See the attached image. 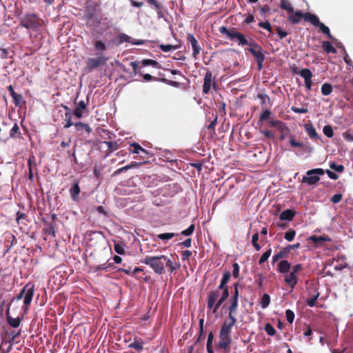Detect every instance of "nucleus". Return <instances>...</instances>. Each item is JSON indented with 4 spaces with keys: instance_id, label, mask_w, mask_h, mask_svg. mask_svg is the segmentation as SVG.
<instances>
[{
    "instance_id": "obj_61",
    "label": "nucleus",
    "mask_w": 353,
    "mask_h": 353,
    "mask_svg": "<svg viewBox=\"0 0 353 353\" xmlns=\"http://www.w3.org/2000/svg\"><path fill=\"white\" fill-rule=\"evenodd\" d=\"M114 250L119 254H123L125 252L123 244L115 243L114 244Z\"/></svg>"
},
{
    "instance_id": "obj_14",
    "label": "nucleus",
    "mask_w": 353,
    "mask_h": 353,
    "mask_svg": "<svg viewBox=\"0 0 353 353\" xmlns=\"http://www.w3.org/2000/svg\"><path fill=\"white\" fill-rule=\"evenodd\" d=\"M187 40L192 46V48L193 50L192 55H193L194 58L197 59V56L200 53V51H201V48L198 43L197 40L194 37V35L191 34H188L187 35Z\"/></svg>"
},
{
    "instance_id": "obj_12",
    "label": "nucleus",
    "mask_w": 353,
    "mask_h": 353,
    "mask_svg": "<svg viewBox=\"0 0 353 353\" xmlns=\"http://www.w3.org/2000/svg\"><path fill=\"white\" fill-rule=\"evenodd\" d=\"M34 292V285L32 283H28L23 288L24 292V304L28 307L32 299Z\"/></svg>"
},
{
    "instance_id": "obj_63",
    "label": "nucleus",
    "mask_w": 353,
    "mask_h": 353,
    "mask_svg": "<svg viewBox=\"0 0 353 353\" xmlns=\"http://www.w3.org/2000/svg\"><path fill=\"white\" fill-rule=\"evenodd\" d=\"M113 266V263H103L97 265L95 269L96 270H107Z\"/></svg>"
},
{
    "instance_id": "obj_44",
    "label": "nucleus",
    "mask_w": 353,
    "mask_h": 353,
    "mask_svg": "<svg viewBox=\"0 0 353 353\" xmlns=\"http://www.w3.org/2000/svg\"><path fill=\"white\" fill-rule=\"evenodd\" d=\"M270 303V296L268 294H264L261 299V306L262 308H266Z\"/></svg>"
},
{
    "instance_id": "obj_27",
    "label": "nucleus",
    "mask_w": 353,
    "mask_h": 353,
    "mask_svg": "<svg viewBox=\"0 0 353 353\" xmlns=\"http://www.w3.org/2000/svg\"><path fill=\"white\" fill-rule=\"evenodd\" d=\"M314 292L315 294H311V293H310V296L306 300V304L309 307H313L315 305L316 301L320 295V293L316 290L314 291Z\"/></svg>"
},
{
    "instance_id": "obj_50",
    "label": "nucleus",
    "mask_w": 353,
    "mask_h": 353,
    "mask_svg": "<svg viewBox=\"0 0 353 353\" xmlns=\"http://www.w3.org/2000/svg\"><path fill=\"white\" fill-rule=\"evenodd\" d=\"M296 235V231L294 230H289L288 232H286L284 234V238L288 241H292Z\"/></svg>"
},
{
    "instance_id": "obj_60",
    "label": "nucleus",
    "mask_w": 353,
    "mask_h": 353,
    "mask_svg": "<svg viewBox=\"0 0 353 353\" xmlns=\"http://www.w3.org/2000/svg\"><path fill=\"white\" fill-rule=\"evenodd\" d=\"M286 319L290 323H292L294 319V313L291 310L285 311Z\"/></svg>"
},
{
    "instance_id": "obj_23",
    "label": "nucleus",
    "mask_w": 353,
    "mask_h": 353,
    "mask_svg": "<svg viewBox=\"0 0 353 353\" xmlns=\"http://www.w3.org/2000/svg\"><path fill=\"white\" fill-rule=\"evenodd\" d=\"M309 239L312 241L316 245H323L325 242H330L332 240L329 236H318L312 235Z\"/></svg>"
},
{
    "instance_id": "obj_37",
    "label": "nucleus",
    "mask_w": 353,
    "mask_h": 353,
    "mask_svg": "<svg viewBox=\"0 0 353 353\" xmlns=\"http://www.w3.org/2000/svg\"><path fill=\"white\" fill-rule=\"evenodd\" d=\"M141 63H142L143 66L151 65V66H152L153 68H161V65L159 64V63L157 62L155 60H153V59H143L141 61Z\"/></svg>"
},
{
    "instance_id": "obj_52",
    "label": "nucleus",
    "mask_w": 353,
    "mask_h": 353,
    "mask_svg": "<svg viewBox=\"0 0 353 353\" xmlns=\"http://www.w3.org/2000/svg\"><path fill=\"white\" fill-rule=\"evenodd\" d=\"M194 230V224H191L187 229L182 230L181 234L183 236H190L193 234Z\"/></svg>"
},
{
    "instance_id": "obj_29",
    "label": "nucleus",
    "mask_w": 353,
    "mask_h": 353,
    "mask_svg": "<svg viewBox=\"0 0 353 353\" xmlns=\"http://www.w3.org/2000/svg\"><path fill=\"white\" fill-rule=\"evenodd\" d=\"M322 48L326 53H334L336 52V50L333 46L331 42L325 41L322 42Z\"/></svg>"
},
{
    "instance_id": "obj_62",
    "label": "nucleus",
    "mask_w": 353,
    "mask_h": 353,
    "mask_svg": "<svg viewBox=\"0 0 353 353\" xmlns=\"http://www.w3.org/2000/svg\"><path fill=\"white\" fill-rule=\"evenodd\" d=\"M232 275L234 278L239 276V265L237 263L232 264Z\"/></svg>"
},
{
    "instance_id": "obj_56",
    "label": "nucleus",
    "mask_w": 353,
    "mask_h": 353,
    "mask_svg": "<svg viewBox=\"0 0 353 353\" xmlns=\"http://www.w3.org/2000/svg\"><path fill=\"white\" fill-rule=\"evenodd\" d=\"M225 301V299H223L221 298H219V299H217V300L216 301L215 303H214V305L213 306V307L211 309L212 310V312L214 314L216 312H217L219 308L220 307V306Z\"/></svg>"
},
{
    "instance_id": "obj_2",
    "label": "nucleus",
    "mask_w": 353,
    "mask_h": 353,
    "mask_svg": "<svg viewBox=\"0 0 353 353\" xmlns=\"http://www.w3.org/2000/svg\"><path fill=\"white\" fill-rule=\"evenodd\" d=\"M219 32L227 36L230 40L238 41L239 45L245 46L249 45L250 43L248 39H245L244 35L236 30L235 28H232L230 29H228L225 26H221L219 28Z\"/></svg>"
},
{
    "instance_id": "obj_51",
    "label": "nucleus",
    "mask_w": 353,
    "mask_h": 353,
    "mask_svg": "<svg viewBox=\"0 0 353 353\" xmlns=\"http://www.w3.org/2000/svg\"><path fill=\"white\" fill-rule=\"evenodd\" d=\"M323 132L324 134L329 138H331L334 135L333 129L331 125H327L323 127Z\"/></svg>"
},
{
    "instance_id": "obj_21",
    "label": "nucleus",
    "mask_w": 353,
    "mask_h": 353,
    "mask_svg": "<svg viewBox=\"0 0 353 353\" xmlns=\"http://www.w3.org/2000/svg\"><path fill=\"white\" fill-rule=\"evenodd\" d=\"M132 150H131L132 153L134 154H141V157L143 159L147 158L146 155L148 154V152L146 150L143 148L139 143H134L131 145Z\"/></svg>"
},
{
    "instance_id": "obj_15",
    "label": "nucleus",
    "mask_w": 353,
    "mask_h": 353,
    "mask_svg": "<svg viewBox=\"0 0 353 353\" xmlns=\"http://www.w3.org/2000/svg\"><path fill=\"white\" fill-rule=\"evenodd\" d=\"M6 320H7L8 325L10 327H14V328L18 327L20 325L21 321L23 319V315H21V316H18L17 318H12L10 315V307L6 310Z\"/></svg>"
},
{
    "instance_id": "obj_18",
    "label": "nucleus",
    "mask_w": 353,
    "mask_h": 353,
    "mask_svg": "<svg viewBox=\"0 0 353 353\" xmlns=\"http://www.w3.org/2000/svg\"><path fill=\"white\" fill-rule=\"evenodd\" d=\"M291 268L290 263L287 260H281L277 265V271L281 274L288 273Z\"/></svg>"
},
{
    "instance_id": "obj_8",
    "label": "nucleus",
    "mask_w": 353,
    "mask_h": 353,
    "mask_svg": "<svg viewBox=\"0 0 353 353\" xmlns=\"http://www.w3.org/2000/svg\"><path fill=\"white\" fill-rule=\"evenodd\" d=\"M324 173V170L322 168H314L306 172L307 176H304L303 177L302 182L310 185H314L320 180V178L318 176L312 175H323Z\"/></svg>"
},
{
    "instance_id": "obj_55",
    "label": "nucleus",
    "mask_w": 353,
    "mask_h": 353,
    "mask_svg": "<svg viewBox=\"0 0 353 353\" xmlns=\"http://www.w3.org/2000/svg\"><path fill=\"white\" fill-rule=\"evenodd\" d=\"M270 114H271L270 110H269L268 109L263 110L262 113L260 115L259 121H264L268 120L270 118Z\"/></svg>"
},
{
    "instance_id": "obj_35",
    "label": "nucleus",
    "mask_w": 353,
    "mask_h": 353,
    "mask_svg": "<svg viewBox=\"0 0 353 353\" xmlns=\"http://www.w3.org/2000/svg\"><path fill=\"white\" fill-rule=\"evenodd\" d=\"M74 125L77 131L85 130L88 134H90L92 131V129L88 124H85L82 122H77L74 124Z\"/></svg>"
},
{
    "instance_id": "obj_38",
    "label": "nucleus",
    "mask_w": 353,
    "mask_h": 353,
    "mask_svg": "<svg viewBox=\"0 0 353 353\" xmlns=\"http://www.w3.org/2000/svg\"><path fill=\"white\" fill-rule=\"evenodd\" d=\"M317 27H319L320 30L323 34H326L330 39H332V40L335 39L331 34L329 28L327 26H326L323 23L321 22Z\"/></svg>"
},
{
    "instance_id": "obj_22",
    "label": "nucleus",
    "mask_w": 353,
    "mask_h": 353,
    "mask_svg": "<svg viewBox=\"0 0 353 353\" xmlns=\"http://www.w3.org/2000/svg\"><path fill=\"white\" fill-rule=\"evenodd\" d=\"M296 215V212L294 210L288 209L283 211L279 216L280 220L281 221H292L294 216Z\"/></svg>"
},
{
    "instance_id": "obj_10",
    "label": "nucleus",
    "mask_w": 353,
    "mask_h": 353,
    "mask_svg": "<svg viewBox=\"0 0 353 353\" xmlns=\"http://www.w3.org/2000/svg\"><path fill=\"white\" fill-rule=\"evenodd\" d=\"M236 319L235 316H228L227 319L223 323L219 333L230 335L232 327L236 324Z\"/></svg>"
},
{
    "instance_id": "obj_19",
    "label": "nucleus",
    "mask_w": 353,
    "mask_h": 353,
    "mask_svg": "<svg viewBox=\"0 0 353 353\" xmlns=\"http://www.w3.org/2000/svg\"><path fill=\"white\" fill-rule=\"evenodd\" d=\"M28 179L33 182L34 181V170H37V164L34 161V157L29 158L28 160Z\"/></svg>"
},
{
    "instance_id": "obj_39",
    "label": "nucleus",
    "mask_w": 353,
    "mask_h": 353,
    "mask_svg": "<svg viewBox=\"0 0 353 353\" xmlns=\"http://www.w3.org/2000/svg\"><path fill=\"white\" fill-rule=\"evenodd\" d=\"M332 85L328 83H325L321 86V93L324 96L330 94L332 92Z\"/></svg>"
},
{
    "instance_id": "obj_26",
    "label": "nucleus",
    "mask_w": 353,
    "mask_h": 353,
    "mask_svg": "<svg viewBox=\"0 0 353 353\" xmlns=\"http://www.w3.org/2000/svg\"><path fill=\"white\" fill-rule=\"evenodd\" d=\"M302 17L304 18V14H303L300 10H297L294 14L290 16L288 19L292 24H296L300 22Z\"/></svg>"
},
{
    "instance_id": "obj_11",
    "label": "nucleus",
    "mask_w": 353,
    "mask_h": 353,
    "mask_svg": "<svg viewBox=\"0 0 353 353\" xmlns=\"http://www.w3.org/2000/svg\"><path fill=\"white\" fill-rule=\"evenodd\" d=\"M294 72L299 74V75L304 79L306 89L310 90L312 85V77L313 76L311 70L308 68H303L300 72H297L296 70H294Z\"/></svg>"
},
{
    "instance_id": "obj_43",
    "label": "nucleus",
    "mask_w": 353,
    "mask_h": 353,
    "mask_svg": "<svg viewBox=\"0 0 353 353\" xmlns=\"http://www.w3.org/2000/svg\"><path fill=\"white\" fill-rule=\"evenodd\" d=\"M179 48V46L177 45L174 46V45H171V44H168V45L161 44L159 46V48L161 49V50H162L164 52H169L171 50H175L178 49Z\"/></svg>"
},
{
    "instance_id": "obj_40",
    "label": "nucleus",
    "mask_w": 353,
    "mask_h": 353,
    "mask_svg": "<svg viewBox=\"0 0 353 353\" xmlns=\"http://www.w3.org/2000/svg\"><path fill=\"white\" fill-rule=\"evenodd\" d=\"M128 347L130 348H133L138 352H141L143 350V343L138 341L137 338H134V341L129 344Z\"/></svg>"
},
{
    "instance_id": "obj_3",
    "label": "nucleus",
    "mask_w": 353,
    "mask_h": 353,
    "mask_svg": "<svg viewBox=\"0 0 353 353\" xmlns=\"http://www.w3.org/2000/svg\"><path fill=\"white\" fill-rule=\"evenodd\" d=\"M20 26L26 29H37L41 26V20L36 14H26L20 21Z\"/></svg>"
},
{
    "instance_id": "obj_20",
    "label": "nucleus",
    "mask_w": 353,
    "mask_h": 353,
    "mask_svg": "<svg viewBox=\"0 0 353 353\" xmlns=\"http://www.w3.org/2000/svg\"><path fill=\"white\" fill-rule=\"evenodd\" d=\"M81 192L80 187L79 185V181H75L72 187L69 190V192L71 198L73 201H78V196Z\"/></svg>"
},
{
    "instance_id": "obj_9",
    "label": "nucleus",
    "mask_w": 353,
    "mask_h": 353,
    "mask_svg": "<svg viewBox=\"0 0 353 353\" xmlns=\"http://www.w3.org/2000/svg\"><path fill=\"white\" fill-rule=\"evenodd\" d=\"M213 87L214 89H216V83L212 78V74L211 71L208 70L204 76L203 79V94L209 93L211 87Z\"/></svg>"
},
{
    "instance_id": "obj_28",
    "label": "nucleus",
    "mask_w": 353,
    "mask_h": 353,
    "mask_svg": "<svg viewBox=\"0 0 353 353\" xmlns=\"http://www.w3.org/2000/svg\"><path fill=\"white\" fill-rule=\"evenodd\" d=\"M231 277V273L229 271H226L223 273L221 283L217 288H228L227 283H228Z\"/></svg>"
},
{
    "instance_id": "obj_30",
    "label": "nucleus",
    "mask_w": 353,
    "mask_h": 353,
    "mask_svg": "<svg viewBox=\"0 0 353 353\" xmlns=\"http://www.w3.org/2000/svg\"><path fill=\"white\" fill-rule=\"evenodd\" d=\"M45 234L51 235L53 237L56 236L55 225L52 223H47L46 227L43 228Z\"/></svg>"
},
{
    "instance_id": "obj_5",
    "label": "nucleus",
    "mask_w": 353,
    "mask_h": 353,
    "mask_svg": "<svg viewBox=\"0 0 353 353\" xmlns=\"http://www.w3.org/2000/svg\"><path fill=\"white\" fill-rule=\"evenodd\" d=\"M220 290L222 291L221 296L220 298L226 300L229 296V288H217L214 290H211L208 295L207 305L209 309H212L214 305V303L220 295Z\"/></svg>"
},
{
    "instance_id": "obj_64",
    "label": "nucleus",
    "mask_w": 353,
    "mask_h": 353,
    "mask_svg": "<svg viewBox=\"0 0 353 353\" xmlns=\"http://www.w3.org/2000/svg\"><path fill=\"white\" fill-rule=\"evenodd\" d=\"M26 214L23 212H18L16 215V221L18 224L22 223V220L26 218Z\"/></svg>"
},
{
    "instance_id": "obj_13",
    "label": "nucleus",
    "mask_w": 353,
    "mask_h": 353,
    "mask_svg": "<svg viewBox=\"0 0 353 353\" xmlns=\"http://www.w3.org/2000/svg\"><path fill=\"white\" fill-rule=\"evenodd\" d=\"M219 342L217 345L218 347L224 350H228L232 343V338L230 335L219 333Z\"/></svg>"
},
{
    "instance_id": "obj_32",
    "label": "nucleus",
    "mask_w": 353,
    "mask_h": 353,
    "mask_svg": "<svg viewBox=\"0 0 353 353\" xmlns=\"http://www.w3.org/2000/svg\"><path fill=\"white\" fill-rule=\"evenodd\" d=\"M280 7L281 9L288 11L289 13H292L294 12V8L288 0H281Z\"/></svg>"
},
{
    "instance_id": "obj_42",
    "label": "nucleus",
    "mask_w": 353,
    "mask_h": 353,
    "mask_svg": "<svg viewBox=\"0 0 353 353\" xmlns=\"http://www.w3.org/2000/svg\"><path fill=\"white\" fill-rule=\"evenodd\" d=\"M138 164L136 163V162H132L131 164L130 165H127L124 167H122L121 168H119L117 169V170H115L114 172H113V175L114 176H116V175H118L119 174H121V172H124V171H126L130 168H132L133 167H135L137 166Z\"/></svg>"
},
{
    "instance_id": "obj_36",
    "label": "nucleus",
    "mask_w": 353,
    "mask_h": 353,
    "mask_svg": "<svg viewBox=\"0 0 353 353\" xmlns=\"http://www.w3.org/2000/svg\"><path fill=\"white\" fill-rule=\"evenodd\" d=\"M270 124L271 126L276 128L281 132H283L284 129H287L285 128V123L280 120H271L270 121Z\"/></svg>"
},
{
    "instance_id": "obj_7",
    "label": "nucleus",
    "mask_w": 353,
    "mask_h": 353,
    "mask_svg": "<svg viewBox=\"0 0 353 353\" xmlns=\"http://www.w3.org/2000/svg\"><path fill=\"white\" fill-rule=\"evenodd\" d=\"M303 268L301 264H296L292 267V271L285 276L284 281L292 288H294L298 283V278L296 274L301 270Z\"/></svg>"
},
{
    "instance_id": "obj_45",
    "label": "nucleus",
    "mask_w": 353,
    "mask_h": 353,
    "mask_svg": "<svg viewBox=\"0 0 353 353\" xmlns=\"http://www.w3.org/2000/svg\"><path fill=\"white\" fill-rule=\"evenodd\" d=\"M64 128H68L73 125L72 122V114L71 112H65L64 119Z\"/></svg>"
},
{
    "instance_id": "obj_25",
    "label": "nucleus",
    "mask_w": 353,
    "mask_h": 353,
    "mask_svg": "<svg viewBox=\"0 0 353 353\" xmlns=\"http://www.w3.org/2000/svg\"><path fill=\"white\" fill-rule=\"evenodd\" d=\"M304 19L310 21L312 25L317 27L321 23L317 16L310 12H306L304 14Z\"/></svg>"
},
{
    "instance_id": "obj_57",
    "label": "nucleus",
    "mask_w": 353,
    "mask_h": 353,
    "mask_svg": "<svg viewBox=\"0 0 353 353\" xmlns=\"http://www.w3.org/2000/svg\"><path fill=\"white\" fill-rule=\"evenodd\" d=\"M225 301V299H223L221 298H219V299H217V300L216 301L215 303H214V305L213 306V307L211 309L212 310V312L214 314L216 312H217L219 308L220 307V306Z\"/></svg>"
},
{
    "instance_id": "obj_17",
    "label": "nucleus",
    "mask_w": 353,
    "mask_h": 353,
    "mask_svg": "<svg viewBox=\"0 0 353 353\" xmlns=\"http://www.w3.org/2000/svg\"><path fill=\"white\" fill-rule=\"evenodd\" d=\"M120 43H130L134 45H142L144 41L143 40H134L132 39L130 36L124 33H121L118 36Z\"/></svg>"
},
{
    "instance_id": "obj_48",
    "label": "nucleus",
    "mask_w": 353,
    "mask_h": 353,
    "mask_svg": "<svg viewBox=\"0 0 353 353\" xmlns=\"http://www.w3.org/2000/svg\"><path fill=\"white\" fill-rule=\"evenodd\" d=\"M290 143L293 148H303L304 144L301 142L296 141L294 137L292 134L290 135Z\"/></svg>"
},
{
    "instance_id": "obj_1",
    "label": "nucleus",
    "mask_w": 353,
    "mask_h": 353,
    "mask_svg": "<svg viewBox=\"0 0 353 353\" xmlns=\"http://www.w3.org/2000/svg\"><path fill=\"white\" fill-rule=\"evenodd\" d=\"M143 263L149 265L158 274H162L164 272L165 265L169 268L170 272H173L178 268L176 265H174L172 261L165 255L147 256L145 257Z\"/></svg>"
},
{
    "instance_id": "obj_41",
    "label": "nucleus",
    "mask_w": 353,
    "mask_h": 353,
    "mask_svg": "<svg viewBox=\"0 0 353 353\" xmlns=\"http://www.w3.org/2000/svg\"><path fill=\"white\" fill-rule=\"evenodd\" d=\"M94 48L97 51L102 52L107 49L106 44L101 40H97L94 43Z\"/></svg>"
},
{
    "instance_id": "obj_53",
    "label": "nucleus",
    "mask_w": 353,
    "mask_h": 353,
    "mask_svg": "<svg viewBox=\"0 0 353 353\" xmlns=\"http://www.w3.org/2000/svg\"><path fill=\"white\" fill-rule=\"evenodd\" d=\"M176 235L175 233L168 232L158 234V238L161 240H170Z\"/></svg>"
},
{
    "instance_id": "obj_46",
    "label": "nucleus",
    "mask_w": 353,
    "mask_h": 353,
    "mask_svg": "<svg viewBox=\"0 0 353 353\" xmlns=\"http://www.w3.org/2000/svg\"><path fill=\"white\" fill-rule=\"evenodd\" d=\"M330 168L339 173L343 172L345 170V168L343 165H338L334 161L330 163Z\"/></svg>"
},
{
    "instance_id": "obj_49",
    "label": "nucleus",
    "mask_w": 353,
    "mask_h": 353,
    "mask_svg": "<svg viewBox=\"0 0 353 353\" xmlns=\"http://www.w3.org/2000/svg\"><path fill=\"white\" fill-rule=\"evenodd\" d=\"M258 240H259V233L258 232H256L254 233L253 235H252V245L254 246V248L257 250H261V246L259 245V244L258 243Z\"/></svg>"
},
{
    "instance_id": "obj_24",
    "label": "nucleus",
    "mask_w": 353,
    "mask_h": 353,
    "mask_svg": "<svg viewBox=\"0 0 353 353\" xmlns=\"http://www.w3.org/2000/svg\"><path fill=\"white\" fill-rule=\"evenodd\" d=\"M289 254L290 252H288L285 247L282 248L281 250L278 253L273 256L272 263H275L279 260L288 257Z\"/></svg>"
},
{
    "instance_id": "obj_34",
    "label": "nucleus",
    "mask_w": 353,
    "mask_h": 353,
    "mask_svg": "<svg viewBox=\"0 0 353 353\" xmlns=\"http://www.w3.org/2000/svg\"><path fill=\"white\" fill-rule=\"evenodd\" d=\"M21 136V132L19 127L17 123H15L10 131V137L12 139L19 138Z\"/></svg>"
},
{
    "instance_id": "obj_54",
    "label": "nucleus",
    "mask_w": 353,
    "mask_h": 353,
    "mask_svg": "<svg viewBox=\"0 0 353 353\" xmlns=\"http://www.w3.org/2000/svg\"><path fill=\"white\" fill-rule=\"evenodd\" d=\"M265 331L270 336H274L276 333L275 329L274 327L269 323L265 325Z\"/></svg>"
},
{
    "instance_id": "obj_16",
    "label": "nucleus",
    "mask_w": 353,
    "mask_h": 353,
    "mask_svg": "<svg viewBox=\"0 0 353 353\" xmlns=\"http://www.w3.org/2000/svg\"><path fill=\"white\" fill-rule=\"evenodd\" d=\"M239 299L238 298H234V297H232L229 299V306L228 307V316H235L236 312H237V309H238V305H239Z\"/></svg>"
},
{
    "instance_id": "obj_33",
    "label": "nucleus",
    "mask_w": 353,
    "mask_h": 353,
    "mask_svg": "<svg viewBox=\"0 0 353 353\" xmlns=\"http://www.w3.org/2000/svg\"><path fill=\"white\" fill-rule=\"evenodd\" d=\"M103 143L108 146L107 156L118 149V144L117 141H104Z\"/></svg>"
},
{
    "instance_id": "obj_6",
    "label": "nucleus",
    "mask_w": 353,
    "mask_h": 353,
    "mask_svg": "<svg viewBox=\"0 0 353 353\" xmlns=\"http://www.w3.org/2000/svg\"><path fill=\"white\" fill-rule=\"evenodd\" d=\"M109 58L102 54H97V57L94 58H89L86 61V68L88 71L103 66L106 64Z\"/></svg>"
},
{
    "instance_id": "obj_58",
    "label": "nucleus",
    "mask_w": 353,
    "mask_h": 353,
    "mask_svg": "<svg viewBox=\"0 0 353 353\" xmlns=\"http://www.w3.org/2000/svg\"><path fill=\"white\" fill-rule=\"evenodd\" d=\"M259 26L267 30L269 32L272 33V28L269 21H261L259 23Z\"/></svg>"
},
{
    "instance_id": "obj_59",
    "label": "nucleus",
    "mask_w": 353,
    "mask_h": 353,
    "mask_svg": "<svg viewBox=\"0 0 353 353\" xmlns=\"http://www.w3.org/2000/svg\"><path fill=\"white\" fill-rule=\"evenodd\" d=\"M12 98L13 99V101H14V103L15 105V106H19L20 105L21 103L23 101V97L22 95L19 94H17L16 93L15 94H14Z\"/></svg>"
},
{
    "instance_id": "obj_47",
    "label": "nucleus",
    "mask_w": 353,
    "mask_h": 353,
    "mask_svg": "<svg viewBox=\"0 0 353 353\" xmlns=\"http://www.w3.org/2000/svg\"><path fill=\"white\" fill-rule=\"evenodd\" d=\"M271 253H272V249L271 248H269L268 250H267L263 254L262 256H261L259 261V265H261L262 263H263L264 262H265L268 258L271 255Z\"/></svg>"
},
{
    "instance_id": "obj_4",
    "label": "nucleus",
    "mask_w": 353,
    "mask_h": 353,
    "mask_svg": "<svg viewBox=\"0 0 353 353\" xmlns=\"http://www.w3.org/2000/svg\"><path fill=\"white\" fill-rule=\"evenodd\" d=\"M250 48L248 50L256 59L258 70H261L263 68V63L265 60V55L263 52V49L252 39H250Z\"/></svg>"
},
{
    "instance_id": "obj_31",
    "label": "nucleus",
    "mask_w": 353,
    "mask_h": 353,
    "mask_svg": "<svg viewBox=\"0 0 353 353\" xmlns=\"http://www.w3.org/2000/svg\"><path fill=\"white\" fill-rule=\"evenodd\" d=\"M305 130L307 132L308 136L313 139H319V136L317 134L315 128L312 125H306Z\"/></svg>"
}]
</instances>
